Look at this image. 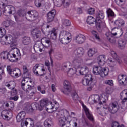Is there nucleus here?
Masks as SVG:
<instances>
[{"instance_id":"680f3d73","label":"nucleus","mask_w":127,"mask_h":127,"mask_svg":"<svg viewBox=\"0 0 127 127\" xmlns=\"http://www.w3.org/2000/svg\"><path fill=\"white\" fill-rule=\"evenodd\" d=\"M3 25L4 26V27H5L6 28L8 27V26H9V25H10V22H9V21H4L3 23Z\"/></svg>"},{"instance_id":"f257e3e1","label":"nucleus","mask_w":127,"mask_h":127,"mask_svg":"<svg viewBox=\"0 0 127 127\" xmlns=\"http://www.w3.org/2000/svg\"><path fill=\"white\" fill-rule=\"evenodd\" d=\"M106 56L105 55H100L97 57V62L100 66H94L93 68V73L94 75H100L101 77H105L109 74V69L108 67L103 68L101 66H104L106 62Z\"/></svg>"},{"instance_id":"dca6fc26","label":"nucleus","mask_w":127,"mask_h":127,"mask_svg":"<svg viewBox=\"0 0 127 127\" xmlns=\"http://www.w3.org/2000/svg\"><path fill=\"white\" fill-rule=\"evenodd\" d=\"M109 96L107 94H102V95L100 97L99 96V98L97 99L98 102L100 105H102V104H105L106 102L108 100Z\"/></svg>"},{"instance_id":"5fc2aeb1","label":"nucleus","mask_w":127,"mask_h":127,"mask_svg":"<svg viewBox=\"0 0 127 127\" xmlns=\"http://www.w3.org/2000/svg\"><path fill=\"white\" fill-rule=\"evenodd\" d=\"M110 54L111 55V56L114 59L117 58V57L118 56V55L117 54V53H116V52H115L114 51L111 50Z\"/></svg>"},{"instance_id":"774afa93","label":"nucleus","mask_w":127,"mask_h":127,"mask_svg":"<svg viewBox=\"0 0 127 127\" xmlns=\"http://www.w3.org/2000/svg\"><path fill=\"white\" fill-rule=\"evenodd\" d=\"M123 95H127V89H125L120 94V96H121V98H123Z\"/></svg>"},{"instance_id":"e433bc0d","label":"nucleus","mask_w":127,"mask_h":127,"mask_svg":"<svg viewBox=\"0 0 127 127\" xmlns=\"http://www.w3.org/2000/svg\"><path fill=\"white\" fill-rule=\"evenodd\" d=\"M52 124V119L51 118H48L44 122V125L45 127H50Z\"/></svg>"},{"instance_id":"6e6d98bb","label":"nucleus","mask_w":127,"mask_h":127,"mask_svg":"<svg viewBox=\"0 0 127 127\" xmlns=\"http://www.w3.org/2000/svg\"><path fill=\"white\" fill-rule=\"evenodd\" d=\"M92 33L94 37L96 38V39H97V40H100V37L99 36V35L98 34V33L96 31H93L92 32Z\"/></svg>"},{"instance_id":"6ab92c4d","label":"nucleus","mask_w":127,"mask_h":127,"mask_svg":"<svg viewBox=\"0 0 127 127\" xmlns=\"http://www.w3.org/2000/svg\"><path fill=\"white\" fill-rule=\"evenodd\" d=\"M3 12H6V13H9V14H12V12L15 11V8L14 6L10 5H8L3 8Z\"/></svg>"},{"instance_id":"ddd939ff","label":"nucleus","mask_w":127,"mask_h":127,"mask_svg":"<svg viewBox=\"0 0 127 127\" xmlns=\"http://www.w3.org/2000/svg\"><path fill=\"white\" fill-rule=\"evenodd\" d=\"M41 43L43 46H44V47H46V48L50 47V46H52V42L49 38L44 37L42 38Z\"/></svg>"},{"instance_id":"5701e85b","label":"nucleus","mask_w":127,"mask_h":127,"mask_svg":"<svg viewBox=\"0 0 127 127\" xmlns=\"http://www.w3.org/2000/svg\"><path fill=\"white\" fill-rule=\"evenodd\" d=\"M83 62V60L80 58L75 57V59L73 60L72 62V64L73 66L79 68L80 65H81V63Z\"/></svg>"},{"instance_id":"473e14b6","label":"nucleus","mask_w":127,"mask_h":127,"mask_svg":"<svg viewBox=\"0 0 127 127\" xmlns=\"http://www.w3.org/2000/svg\"><path fill=\"white\" fill-rule=\"evenodd\" d=\"M109 20L112 21V18L115 17V13L111 9H109L106 11Z\"/></svg>"},{"instance_id":"58836bf2","label":"nucleus","mask_w":127,"mask_h":127,"mask_svg":"<svg viewBox=\"0 0 127 127\" xmlns=\"http://www.w3.org/2000/svg\"><path fill=\"white\" fill-rule=\"evenodd\" d=\"M8 4L7 0H0V8H4Z\"/></svg>"},{"instance_id":"052dcab7","label":"nucleus","mask_w":127,"mask_h":127,"mask_svg":"<svg viewBox=\"0 0 127 127\" xmlns=\"http://www.w3.org/2000/svg\"><path fill=\"white\" fill-rule=\"evenodd\" d=\"M115 1L118 5H123V2H124L123 0H115Z\"/></svg>"},{"instance_id":"09e8293b","label":"nucleus","mask_w":127,"mask_h":127,"mask_svg":"<svg viewBox=\"0 0 127 127\" xmlns=\"http://www.w3.org/2000/svg\"><path fill=\"white\" fill-rule=\"evenodd\" d=\"M18 15L21 17H23V16H25L26 15H26H27V14H26V12H25V11L23 10H19L18 11Z\"/></svg>"},{"instance_id":"2f4dec72","label":"nucleus","mask_w":127,"mask_h":127,"mask_svg":"<svg viewBox=\"0 0 127 127\" xmlns=\"http://www.w3.org/2000/svg\"><path fill=\"white\" fill-rule=\"evenodd\" d=\"M22 42L24 45H29L30 43H31V39L29 37L25 36L23 38Z\"/></svg>"},{"instance_id":"338daca9","label":"nucleus","mask_w":127,"mask_h":127,"mask_svg":"<svg viewBox=\"0 0 127 127\" xmlns=\"http://www.w3.org/2000/svg\"><path fill=\"white\" fill-rule=\"evenodd\" d=\"M9 100H13L14 101H17L18 100V96L15 95L14 97H10Z\"/></svg>"},{"instance_id":"f704fd0d","label":"nucleus","mask_w":127,"mask_h":127,"mask_svg":"<svg viewBox=\"0 0 127 127\" xmlns=\"http://www.w3.org/2000/svg\"><path fill=\"white\" fill-rule=\"evenodd\" d=\"M38 67H39V64H37L33 67V73H34L35 75H36V76H44V72L40 74L38 73V71H36V69L38 68Z\"/></svg>"},{"instance_id":"37998d69","label":"nucleus","mask_w":127,"mask_h":127,"mask_svg":"<svg viewBox=\"0 0 127 127\" xmlns=\"http://www.w3.org/2000/svg\"><path fill=\"white\" fill-rule=\"evenodd\" d=\"M56 106H57V104L55 103V105H53V104H52V102L50 101V104H49V108H47L46 111H48V110L50 109L53 110V109H56V110H57V109H58L59 107H57Z\"/></svg>"},{"instance_id":"f3484780","label":"nucleus","mask_w":127,"mask_h":127,"mask_svg":"<svg viewBox=\"0 0 127 127\" xmlns=\"http://www.w3.org/2000/svg\"><path fill=\"white\" fill-rule=\"evenodd\" d=\"M50 105V102L48 100V99H42L40 101V103L39 108V111H42L46 106H49Z\"/></svg>"},{"instance_id":"9b49d317","label":"nucleus","mask_w":127,"mask_h":127,"mask_svg":"<svg viewBox=\"0 0 127 127\" xmlns=\"http://www.w3.org/2000/svg\"><path fill=\"white\" fill-rule=\"evenodd\" d=\"M84 53L85 51H84V49H83V48H78L74 51L73 56V57L80 58L84 55Z\"/></svg>"},{"instance_id":"423d86ee","label":"nucleus","mask_w":127,"mask_h":127,"mask_svg":"<svg viewBox=\"0 0 127 127\" xmlns=\"http://www.w3.org/2000/svg\"><path fill=\"white\" fill-rule=\"evenodd\" d=\"M38 12L35 10H32L28 11L26 18L29 21H34V20L38 18Z\"/></svg>"},{"instance_id":"e2e57ef3","label":"nucleus","mask_w":127,"mask_h":127,"mask_svg":"<svg viewBox=\"0 0 127 127\" xmlns=\"http://www.w3.org/2000/svg\"><path fill=\"white\" fill-rule=\"evenodd\" d=\"M105 84H106L107 85H109V86H113L114 83H113V80H108L105 81Z\"/></svg>"},{"instance_id":"13d9d810","label":"nucleus","mask_w":127,"mask_h":127,"mask_svg":"<svg viewBox=\"0 0 127 127\" xmlns=\"http://www.w3.org/2000/svg\"><path fill=\"white\" fill-rule=\"evenodd\" d=\"M87 12L88 14H94L95 13V9L90 8L88 10Z\"/></svg>"},{"instance_id":"a18cd8bd","label":"nucleus","mask_w":127,"mask_h":127,"mask_svg":"<svg viewBox=\"0 0 127 127\" xmlns=\"http://www.w3.org/2000/svg\"><path fill=\"white\" fill-rule=\"evenodd\" d=\"M5 33H6V30H5V29L3 28H0V38H1V39L4 38Z\"/></svg>"},{"instance_id":"0e129e2a","label":"nucleus","mask_w":127,"mask_h":127,"mask_svg":"<svg viewBox=\"0 0 127 127\" xmlns=\"http://www.w3.org/2000/svg\"><path fill=\"white\" fill-rule=\"evenodd\" d=\"M16 94H17V91H16V89H12L11 91V96H12V97H13V96H16Z\"/></svg>"},{"instance_id":"c03bdc74","label":"nucleus","mask_w":127,"mask_h":127,"mask_svg":"<svg viewBox=\"0 0 127 127\" xmlns=\"http://www.w3.org/2000/svg\"><path fill=\"white\" fill-rule=\"evenodd\" d=\"M62 25L64 27H67V26H70L71 25V22L68 19H64L62 20Z\"/></svg>"},{"instance_id":"72a5a7b5","label":"nucleus","mask_w":127,"mask_h":127,"mask_svg":"<svg viewBox=\"0 0 127 127\" xmlns=\"http://www.w3.org/2000/svg\"><path fill=\"white\" fill-rule=\"evenodd\" d=\"M105 15L103 12H99L96 14V21H101V19L104 18Z\"/></svg>"},{"instance_id":"f03ea898","label":"nucleus","mask_w":127,"mask_h":127,"mask_svg":"<svg viewBox=\"0 0 127 127\" xmlns=\"http://www.w3.org/2000/svg\"><path fill=\"white\" fill-rule=\"evenodd\" d=\"M2 57L4 59H8L11 62H14L16 59H18L17 56H20V52L16 49H15L14 53H10L7 52H3L1 53Z\"/></svg>"},{"instance_id":"39448f33","label":"nucleus","mask_w":127,"mask_h":127,"mask_svg":"<svg viewBox=\"0 0 127 127\" xmlns=\"http://www.w3.org/2000/svg\"><path fill=\"white\" fill-rule=\"evenodd\" d=\"M23 80L22 81L21 86L22 90L25 92H26L27 95L30 96H33L34 94H35L34 91H31L32 90V87L31 85L28 84L27 83H23Z\"/></svg>"},{"instance_id":"20e7f679","label":"nucleus","mask_w":127,"mask_h":127,"mask_svg":"<svg viewBox=\"0 0 127 127\" xmlns=\"http://www.w3.org/2000/svg\"><path fill=\"white\" fill-rule=\"evenodd\" d=\"M7 71L9 75H10L13 78L19 77L21 75V71L18 68L12 69L10 65L7 66Z\"/></svg>"},{"instance_id":"603ef678","label":"nucleus","mask_w":127,"mask_h":127,"mask_svg":"<svg viewBox=\"0 0 127 127\" xmlns=\"http://www.w3.org/2000/svg\"><path fill=\"white\" fill-rule=\"evenodd\" d=\"M21 122V126L22 127H27V125H28V122L26 121V119L22 120Z\"/></svg>"},{"instance_id":"c9c22d12","label":"nucleus","mask_w":127,"mask_h":127,"mask_svg":"<svg viewBox=\"0 0 127 127\" xmlns=\"http://www.w3.org/2000/svg\"><path fill=\"white\" fill-rule=\"evenodd\" d=\"M57 38V31L55 28L53 29L51 33V39L56 40Z\"/></svg>"},{"instance_id":"1a4fd4ad","label":"nucleus","mask_w":127,"mask_h":127,"mask_svg":"<svg viewBox=\"0 0 127 127\" xmlns=\"http://www.w3.org/2000/svg\"><path fill=\"white\" fill-rule=\"evenodd\" d=\"M95 82V80L93 78L91 74L86 75L84 78L82 79V83L84 86H90L92 85V83Z\"/></svg>"},{"instance_id":"7ed1b4c3","label":"nucleus","mask_w":127,"mask_h":127,"mask_svg":"<svg viewBox=\"0 0 127 127\" xmlns=\"http://www.w3.org/2000/svg\"><path fill=\"white\" fill-rule=\"evenodd\" d=\"M62 68L67 73L69 77H73L75 74L77 75V70L75 68H71V63L70 62L64 63L62 64Z\"/></svg>"},{"instance_id":"cd10ccee","label":"nucleus","mask_w":127,"mask_h":127,"mask_svg":"<svg viewBox=\"0 0 127 127\" xmlns=\"http://www.w3.org/2000/svg\"><path fill=\"white\" fill-rule=\"evenodd\" d=\"M60 37H64L65 38H71V34L67 31H62L60 34Z\"/></svg>"},{"instance_id":"a211bd4d","label":"nucleus","mask_w":127,"mask_h":127,"mask_svg":"<svg viewBox=\"0 0 127 127\" xmlns=\"http://www.w3.org/2000/svg\"><path fill=\"white\" fill-rule=\"evenodd\" d=\"M118 80L120 84H121V85H124V86H126V85H127V75H124V74H120L118 76Z\"/></svg>"},{"instance_id":"9d476101","label":"nucleus","mask_w":127,"mask_h":127,"mask_svg":"<svg viewBox=\"0 0 127 127\" xmlns=\"http://www.w3.org/2000/svg\"><path fill=\"white\" fill-rule=\"evenodd\" d=\"M2 44H5L7 43L8 44H13L14 43V39H13V37L11 36V35H9V36H5L1 39L0 41Z\"/></svg>"},{"instance_id":"a878e982","label":"nucleus","mask_w":127,"mask_h":127,"mask_svg":"<svg viewBox=\"0 0 127 127\" xmlns=\"http://www.w3.org/2000/svg\"><path fill=\"white\" fill-rule=\"evenodd\" d=\"M98 99H99V95H91L88 99V103L93 105V104L97 103V101H98Z\"/></svg>"},{"instance_id":"c85d7f7f","label":"nucleus","mask_w":127,"mask_h":127,"mask_svg":"<svg viewBox=\"0 0 127 127\" xmlns=\"http://www.w3.org/2000/svg\"><path fill=\"white\" fill-rule=\"evenodd\" d=\"M23 74L22 76L24 79H27L29 77V73H28V69H27V66L26 65L23 66Z\"/></svg>"},{"instance_id":"69168bd1","label":"nucleus","mask_w":127,"mask_h":127,"mask_svg":"<svg viewBox=\"0 0 127 127\" xmlns=\"http://www.w3.org/2000/svg\"><path fill=\"white\" fill-rule=\"evenodd\" d=\"M114 59H115V60H116V62L117 61V62H118L119 64H121V63L123 62V61H122V59H121V58H120L118 56H117V58H115Z\"/></svg>"},{"instance_id":"2eb2a0df","label":"nucleus","mask_w":127,"mask_h":127,"mask_svg":"<svg viewBox=\"0 0 127 127\" xmlns=\"http://www.w3.org/2000/svg\"><path fill=\"white\" fill-rule=\"evenodd\" d=\"M97 30L99 32H102L103 29L106 27V23L102 21H97L96 22Z\"/></svg>"},{"instance_id":"bf43d9fd","label":"nucleus","mask_w":127,"mask_h":127,"mask_svg":"<svg viewBox=\"0 0 127 127\" xmlns=\"http://www.w3.org/2000/svg\"><path fill=\"white\" fill-rule=\"evenodd\" d=\"M105 92L108 95L112 94V89H111V87H106Z\"/></svg>"},{"instance_id":"6e6552de","label":"nucleus","mask_w":127,"mask_h":127,"mask_svg":"<svg viewBox=\"0 0 127 127\" xmlns=\"http://www.w3.org/2000/svg\"><path fill=\"white\" fill-rule=\"evenodd\" d=\"M108 110L111 114H116L120 110V106L118 102L115 101L110 103L108 107Z\"/></svg>"},{"instance_id":"8fccbe9b","label":"nucleus","mask_w":127,"mask_h":127,"mask_svg":"<svg viewBox=\"0 0 127 127\" xmlns=\"http://www.w3.org/2000/svg\"><path fill=\"white\" fill-rule=\"evenodd\" d=\"M35 4L37 7H40L42 4V0H35Z\"/></svg>"},{"instance_id":"bb28decb","label":"nucleus","mask_w":127,"mask_h":127,"mask_svg":"<svg viewBox=\"0 0 127 127\" xmlns=\"http://www.w3.org/2000/svg\"><path fill=\"white\" fill-rule=\"evenodd\" d=\"M84 111L85 112V114L86 117L88 120H90L91 122L94 123V117H93V115L91 114L90 111H89V109L87 108V107L84 108Z\"/></svg>"},{"instance_id":"de8ad7c7","label":"nucleus","mask_w":127,"mask_h":127,"mask_svg":"<svg viewBox=\"0 0 127 127\" xmlns=\"http://www.w3.org/2000/svg\"><path fill=\"white\" fill-rule=\"evenodd\" d=\"M5 86H6V87H8V88H9V89H10L11 90H14V88H15V85H14V82H12V83H8V82H6L5 83Z\"/></svg>"},{"instance_id":"3c124183","label":"nucleus","mask_w":127,"mask_h":127,"mask_svg":"<svg viewBox=\"0 0 127 127\" xmlns=\"http://www.w3.org/2000/svg\"><path fill=\"white\" fill-rule=\"evenodd\" d=\"M112 127H124V125L120 126V124L118 122H114L112 124Z\"/></svg>"},{"instance_id":"4c0bfd02","label":"nucleus","mask_w":127,"mask_h":127,"mask_svg":"<svg viewBox=\"0 0 127 127\" xmlns=\"http://www.w3.org/2000/svg\"><path fill=\"white\" fill-rule=\"evenodd\" d=\"M118 45L120 49H124L126 47V41L122 39H120L118 42Z\"/></svg>"},{"instance_id":"864d4df0","label":"nucleus","mask_w":127,"mask_h":127,"mask_svg":"<svg viewBox=\"0 0 127 127\" xmlns=\"http://www.w3.org/2000/svg\"><path fill=\"white\" fill-rule=\"evenodd\" d=\"M56 58L58 60H61V59H62V58H63V56L62 55V54H61L59 53H58L57 54V55H56Z\"/></svg>"},{"instance_id":"ea45409f","label":"nucleus","mask_w":127,"mask_h":127,"mask_svg":"<svg viewBox=\"0 0 127 127\" xmlns=\"http://www.w3.org/2000/svg\"><path fill=\"white\" fill-rule=\"evenodd\" d=\"M108 63L110 67H115L117 65V60L115 59H109Z\"/></svg>"},{"instance_id":"4be33fe9","label":"nucleus","mask_w":127,"mask_h":127,"mask_svg":"<svg viewBox=\"0 0 127 127\" xmlns=\"http://www.w3.org/2000/svg\"><path fill=\"white\" fill-rule=\"evenodd\" d=\"M85 40H86V37L82 34L76 36L75 38L76 42L79 44H82V43H84V42H85Z\"/></svg>"},{"instance_id":"0eeeda50","label":"nucleus","mask_w":127,"mask_h":127,"mask_svg":"<svg viewBox=\"0 0 127 127\" xmlns=\"http://www.w3.org/2000/svg\"><path fill=\"white\" fill-rule=\"evenodd\" d=\"M64 91H63V92L64 95H70L72 93V86H71V83L69 81L65 80L64 82Z\"/></svg>"},{"instance_id":"412c9836","label":"nucleus","mask_w":127,"mask_h":127,"mask_svg":"<svg viewBox=\"0 0 127 127\" xmlns=\"http://www.w3.org/2000/svg\"><path fill=\"white\" fill-rule=\"evenodd\" d=\"M26 115V113H25V112H20L16 116V121L17 123H20V122L23 121V120H27V118L24 119Z\"/></svg>"},{"instance_id":"7c9ffc66","label":"nucleus","mask_w":127,"mask_h":127,"mask_svg":"<svg viewBox=\"0 0 127 127\" xmlns=\"http://www.w3.org/2000/svg\"><path fill=\"white\" fill-rule=\"evenodd\" d=\"M115 26H125V21L121 19L116 20L114 22Z\"/></svg>"},{"instance_id":"79ce46f5","label":"nucleus","mask_w":127,"mask_h":127,"mask_svg":"<svg viewBox=\"0 0 127 127\" xmlns=\"http://www.w3.org/2000/svg\"><path fill=\"white\" fill-rule=\"evenodd\" d=\"M86 21L89 25H91V24H94V22L96 21V20L92 16H89L88 17Z\"/></svg>"},{"instance_id":"aec40b11","label":"nucleus","mask_w":127,"mask_h":127,"mask_svg":"<svg viewBox=\"0 0 127 127\" xmlns=\"http://www.w3.org/2000/svg\"><path fill=\"white\" fill-rule=\"evenodd\" d=\"M58 6H61L63 4L64 7H68L70 5V0H56Z\"/></svg>"},{"instance_id":"b1692460","label":"nucleus","mask_w":127,"mask_h":127,"mask_svg":"<svg viewBox=\"0 0 127 127\" xmlns=\"http://www.w3.org/2000/svg\"><path fill=\"white\" fill-rule=\"evenodd\" d=\"M31 33L35 39L40 38L41 36V32L38 29H33Z\"/></svg>"},{"instance_id":"49530a36","label":"nucleus","mask_w":127,"mask_h":127,"mask_svg":"<svg viewBox=\"0 0 127 127\" xmlns=\"http://www.w3.org/2000/svg\"><path fill=\"white\" fill-rule=\"evenodd\" d=\"M39 104L37 103H32L31 104V110H33V111H35L36 110H38L39 111Z\"/></svg>"},{"instance_id":"393cba45","label":"nucleus","mask_w":127,"mask_h":127,"mask_svg":"<svg viewBox=\"0 0 127 127\" xmlns=\"http://www.w3.org/2000/svg\"><path fill=\"white\" fill-rule=\"evenodd\" d=\"M88 72V67H83L81 69H77L76 75H84L85 76H87Z\"/></svg>"},{"instance_id":"f8f14e48","label":"nucleus","mask_w":127,"mask_h":127,"mask_svg":"<svg viewBox=\"0 0 127 127\" xmlns=\"http://www.w3.org/2000/svg\"><path fill=\"white\" fill-rule=\"evenodd\" d=\"M117 28V27H114L113 29H112L111 31V37H110V36H108L109 33H106V35L107 37V39L109 40V41L111 42V43H116V41H117V40H116V38L113 37V36H116L118 34L117 32H115V29Z\"/></svg>"},{"instance_id":"a19ab883","label":"nucleus","mask_w":127,"mask_h":127,"mask_svg":"<svg viewBox=\"0 0 127 127\" xmlns=\"http://www.w3.org/2000/svg\"><path fill=\"white\" fill-rule=\"evenodd\" d=\"M97 52H98L97 49L95 48L90 49L88 52V55L89 57H92V56H94V54H95Z\"/></svg>"},{"instance_id":"c756f323","label":"nucleus","mask_w":127,"mask_h":127,"mask_svg":"<svg viewBox=\"0 0 127 127\" xmlns=\"http://www.w3.org/2000/svg\"><path fill=\"white\" fill-rule=\"evenodd\" d=\"M60 41L62 43V44H68L71 41V38H66L64 37H59Z\"/></svg>"},{"instance_id":"4468645a","label":"nucleus","mask_w":127,"mask_h":127,"mask_svg":"<svg viewBox=\"0 0 127 127\" xmlns=\"http://www.w3.org/2000/svg\"><path fill=\"white\" fill-rule=\"evenodd\" d=\"M56 14V10H52L47 14L48 22H52L54 20V17Z\"/></svg>"},{"instance_id":"4d7b16f0","label":"nucleus","mask_w":127,"mask_h":127,"mask_svg":"<svg viewBox=\"0 0 127 127\" xmlns=\"http://www.w3.org/2000/svg\"><path fill=\"white\" fill-rule=\"evenodd\" d=\"M79 98V96H78V94L77 93L74 92L72 94V99L74 101H77Z\"/></svg>"}]
</instances>
